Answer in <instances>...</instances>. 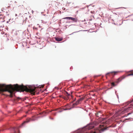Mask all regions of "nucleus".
Returning a JSON list of instances; mask_svg holds the SVG:
<instances>
[{"instance_id":"nucleus-4","label":"nucleus","mask_w":133,"mask_h":133,"mask_svg":"<svg viewBox=\"0 0 133 133\" xmlns=\"http://www.w3.org/2000/svg\"><path fill=\"white\" fill-rule=\"evenodd\" d=\"M125 77V76L124 75H123L121 77L118 79H117L115 81V82L117 83H118L120 82L121 81L122 79H124Z\"/></svg>"},{"instance_id":"nucleus-1","label":"nucleus","mask_w":133,"mask_h":133,"mask_svg":"<svg viewBox=\"0 0 133 133\" xmlns=\"http://www.w3.org/2000/svg\"><path fill=\"white\" fill-rule=\"evenodd\" d=\"M28 88L22 85H19L18 84L14 85L12 86L11 85H6L5 84H0V89L3 91H7L10 93V96L11 97L13 96V92L15 91H26L31 93L32 94H35V88L29 87Z\"/></svg>"},{"instance_id":"nucleus-19","label":"nucleus","mask_w":133,"mask_h":133,"mask_svg":"<svg viewBox=\"0 0 133 133\" xmlns=\"http://www.w3.org/2000/svg\"><path fill=\"white\" fill-rule=\"evenodd\" d=\"M111 85L112 86H115V83L114 82H112L111 83Z\"/></svg>"},{"instance_id":"nucleus-15","label":"nucleus","mask_w":133,"mask_h":133,"mask_svg":"<svg viewBox=\"0 0 133 133\" xmlns=\"http://www.w3.org/2000/svg\"><path fill=\"white\" fill-rule=\"evenodd\" d=\"M15 133H16V131H18V130L17 129V128H15L13 129ZM17 133H18V132H17Z\"/></svg>"},{"instance_id":"nucleus-22","label":"nucleus","mask_w":133,"mask_h":133,"mask_svg":"<svg viewBox=\"0 0 133 133\" xmlns=\"http://www.w3.org/2000/svg\"><path fill=\"white\" fill-rule=\"evenodd\" d=\"M23 18V17L22 16V17H21V19H22V18Z\"/></svg>"},{"instance_id":"nucleus-24","label":"nucleus","mask_w":133,"mask_h":133,"mask_svg":"<svg viewBox=\"0 0 133 133\" xmlns=\"http://www.w3.org/2000/svg\"><path fill=\"white\" fill-rule=\"evenodd\" d=\"M5 21L4 20H3V21H2V22H4V21Z\"/></svg>"},{"instance_id":"nucleus-11","label":"nucleus","mask_w":133,"mask_h":133,"mask_svg":"<svg viewBox=\"0 0 133 133\" xmlns=\"http://www.w3.org/2000/svg\"><path fill=\"white\" fill-rule=\"evenodd\" d=\"M95 115L96 116L98 117H99L101 115V113L100 112H98L95 114Z\"/></svg>"},{"instance_id":"nucleus-23","label":"nucleus","mask_w":133,"mask_h":133,"mask_svg":"<svg viewBox=\"0 0 133 133\" xmlns=\"http://www.w3.org/2000/svg\"><path fill=\"white\" fill-rule=\"evenodd\" d=\"M71 97L72 98L73 97V96H72V95H71Z\"/></svg>"},{"instance_id":"nucleus-8","label":"nucleus","mask_w":133,"mask_h":133,"mask_svg":"<svg viewBox=\"0 0 133 133\" xmlns=\"http://www.w3.org/2000/svg\"><path fill=\"white\" fill-rule=\"evenodd\" d=\"M55 39L56 41L59 42L62 41L63 39L62 38H59L58 37H55Z\"/></svg>"},{"instance_id":"nucleus-14","label":"nucleus","mask_w":133,"mask_h":133,"mask_svg":"<svg viewBox=\"0 0 133 133\" xmlns=\"http://www.w3.org/2000/svg\"><path fill=\"white\" fill-rule=\"evenodd\" d=\"M65 94L66 97H69V96H70V94H68V92H66Z\"/></svg>"},{"instance_id":"nucleus-3","label":"nucleus","mask_w":133,"mask_h":133,"mask_svg":"<svg viewBox=\"0 0 133 133\" xmlns=\"http://www.w3.org/2000/svg\"><path fill=\"white\" fill-rule=\"evenodd\" d=\"M104 126L103 124H100L98 129L94 131H92L91 133H101L106 129Z\"/></svg>"},{"instance_id":"nucleus-26","label":"nucleus","mask_w":133,"mask_h":133,"mask_svg":"<svg viewBox=\"0 0 133 133\" xmlns=\"http://www.w3.org/2000/svg\"><path fill=\"white\" fill-rule=\"evenodd\" d=\"M43 86H42V88H43Z\"/></svg>"},{"instance_id":"nucleus-16","label":"nucleus","mask_w":133,"mask_h":133,"mask_svg":"<svg viewBox=\"0 0 133 133\" xmlns=\"http://www.w3.org/2000/svg\"><path fill=\"white\" fill-rule=\"evenodd\" d=\"M70 17H64L63 18V19H70Z\"/></svg>"},{"instance_id":"nucleus-9","label":"nucleus","mask_w":133,"mask_h":133,"mask_svg":"<svg viewBox=\"0 0 133 133\" xmlns=\"http://www.w3.org/2000/svg\"><path fill=\"white\" fill-rule=\"evenodd\" d=\"M87 127L88 129H90L93 128L94 127V126L93 125L90 124H89Z\"/></svg>"},{"instance_id":"nucleus-25","label":"nucleus","mask_w":133,"mask_h":133,"mask_svg":"<svg viewBox=\"0 0 133 133\" xmlns=\"http://www.w3.org/2000/svg\"><path fill=\"white\" fill-rule=\"evenodd\" d=\"M101 120V119H99V120H98V121H99V120Z\"/></svg>"},{"instance_id":"nucleus-12","label":"nucleus","mask_w":133,"mask_h":133,"mask_svg":"<svg viewBox=\"0 0 133 133\" xmlns=\"http://www.w3.org/2000/svg\"><path fill=\"white\" fill-rule=\"evenodd\" d=\"M60 97H61L63 99L66 100H68L69 98V97H65L63 96H60Z\"/></svg>"},{"instance_id":"nucleus-2","label":"nucleus","mask_w":133,"mask_h":133,"mask_svg":"<svg viewBox=\"0 0 133 133\" xmlns=\"http://www.w3.org/2000/svg\"><path fill=\"white\" fill-rule=\"evenodd\" d=\"M129 104V106L127 108L123 109L119 111L118 112L120 114H123L127 112L131 108H132L131 106H133V100L131 101H129L125 103V105H128Z\"/></svg>"},{"instance_id":"nucleus-17","label":"nucleus","mask_w":133,"mask_h":133,"mask_svg":"<svg viewBox=\"0 0 133 133\" xmlns=\"http://www.w3.org/2000/svg\"><path fill=\"white\" fill-rule=\"evenodd\" d=\"M1 17H0V19H2L3 20H4V18L3 17V16L2 15H1Z\"/></svg>"},{"instance_id":"nucleus-18","label":"nucleus","mask_w":133,"mask_h":133,"mask_svg":"<svg viewBox=\"0 0 133 133\" xmlns=\"http://www.w3.org/2000/svg\"><path fill=\"white\" fill-rule=\"evenodd\" d=\"M49 6L50 8L52 7V3L49 4Z\"/></svg>"},{"instance_id":"nucleus-10","label":"nucleus","mask_w":133,"mask_h":133,"mask_svg":"<svg viewBox=\"0 0 133 133\" xmlns=\"http://www.w3.org/2000/svg\"><path fill=\"white\" fill-rule=\"evenodd\" d=\"M70 19H71V20L72 21H73L74 22H77V19L76 18H74L73 17H70Z\"/></svg>"},{"instance_id":"nucleus-21","label":"nucleus","mask_w":133,"mask_h":133,"mask_svg":"<svg viewBox=\"0 0 133 133\" xmlns=\"http://www.w3.org/2000/svg\"><path fill=\"white\" fill-rule=\"evenodd\" d=\"M131 114V113H128V114H127V115H129L130 114Z\"/></svg>"},{"instance_id":"nucleus-20","label":"nucleus","mask_w":133,"mask_h":133,"mask_svg":"<svg viewBox=\"0 0 133 133\" xmlns=\"http://www.w3.org/2000/svg\"><path fill=\"white\" fill-rule=\"evenodd\" d=\"M105 123V122H104H104H102V121L101 122V124H103V123Z\"/></svg>"},{"instance_id":"nucleus-5","label":"nucleus","mask_w":133,"mask_h":133,"mask_svg":"<svg viewBox=\"0 0 133 133\" xmlns=\"http://www.w3.org/2000/svg\"><path fill=\"white\" fill-rule=\"evenodd\" d=\"M119 72H120L119 71L111 72L107 73L106 75H109V74H111L112 75H117L118 73Z\"/></svg>"},{"instance_id":"nucleus-13","label":"nucleus","mask_w":133,"mask_h":133,"mask_svg":"<svg viewBox=\"0 0 133 133\" xmlns=\"http://www.w3.org/2000/svg\"><path fill=\"white\" fill-rule=\"evenodd\" d=\"M129 72L130 73L128 75V76L133 75V70L130 71Z\"/></svg>"},{"instance_id":"nucleus-6","label":"nucleus","mask_w":133,"mask_h":133,"mask_svg":"<svg viewBox=\"0 0 133 133\" xmlns=\"http://www.w3.org/2000/svg\"><path fill=\"white\" fill-rule=\"evenodd\" d=\"M83 99L84 98L83 97L80 98L78 100L76 103L74 104L77 105L79 104L80 103Z\"/></svg>"},{"instance_id":"nucleus-7","label":"nucleus","mask_w":133,"mask_h":133,"mask_svg":"<svg viewBox=\"0 0 133 133\" xmlns=\"http://www.w3.org/2000/svg\"><path fill=\"white\" fill-rule=\"evenodd\" d=\"M34 121V119H31V118H27L26 119V121H24L23 122V123L22 124V125H23V124L25 123H27V122H28L30 121Z\"/></svg>"}]
</instances>
